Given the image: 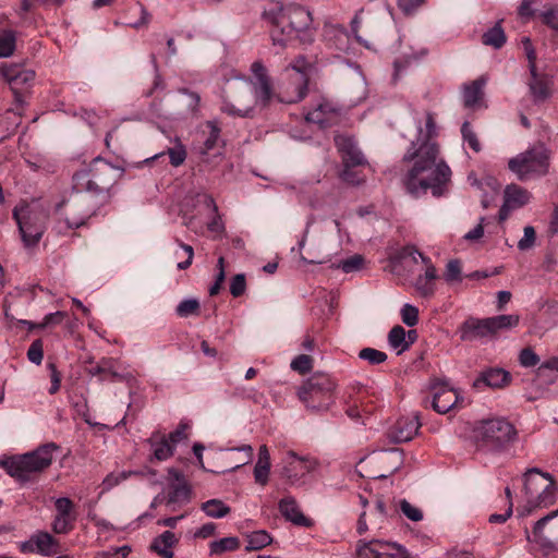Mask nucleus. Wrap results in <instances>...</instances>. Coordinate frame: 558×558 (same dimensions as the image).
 <instances>
[{
	"label": "nucleus",
	"instance_id": "nucleus-1",
	"mask_svg": "<svg viewBox=\"0 0 558 558\" xmlns=\"http://www.w3.org/2000/svg\"><path fill=\"white\" fill-rule=\"evenodd\" d=\"M416 135L410 143L403 161H413V166L407 172L403 184L407 191L418 196L426 194L428 190L435 197L442 196L450 181L451 170L439 157V144L437 137L439 130L436 123V114L425 112V119L415 120Z\"/></svg>",
	"mask_w": 558,
	"mask_h": 558
},
{
	"label": "nucleus",
	"instance_id": "nucleus-2",
	"mask_svg": "<svg viewBox=\"0 0 558 558\" xmlns=\"http://www.w3.org/2000/svg\"><path fill=\"white\" fill-rule=\"evenodd\" d=\"M251 72L253 74L251 83L255 101L262 108L268 107L274 98L282 104H298L307 96L308 76L291 73L284 74V78L279 84V90L276 94L268 70L262 61H254L251 65Z\"/></svg>",
	"mask_w": 558,
	"mask_h": 558
},
{
	"label": "nucleus",
	"instance_id": "nucleus-3",
	"mask_svg": "<svg viewBox=\"0 0 558 558\" xmlns=\"http://www.w3.org/2000/svg\"><path fill=\"white\" fill-rule=\"evenodd\" d=\"M270 37L275 46L282 48L296 40L303 45L312 44L315 37L312 13L298 3L280 7L272 19Z\"/></svg>",
	"mask_w": 558,
	"mask_h": 558
},
{
	"label": "nucleus",
	"instance_id": "nucleus-4",
	"mask_svg": "<svg viewBox=\"0 0 558 558\" xmlns=\"http://www.w3.org/2000/svg\"><path fill=\"white\" fill-rule=\"evenodd\" d=\"M119 169L100 157H96L87 169H82L73 174V189L78 192L92 194L102 204H107L111 197L110 190L117 183Z\"/></svg>",
	"mask_w": 558,
	"mask_h": 558
},
{
	"label": "nucleus",
	"instance_id": "nucleus-5",
	"mask_svg": "<svg viewBox=\"0 0 558 558\" xmlns=\"http://www.w3.org/2000/svg\"><path fill=\"white\" fill-rule=\"evenodd\" d=\"M59 449L56 442H47L24 454L0 459V466L13 478L21 483L31 481L33 474L48 469L53 460V453Z\"/></svg>",
	"mask_w": 558,
	"mask_h": 558
},
{
	"label": "nucleus",
	"instance_id": "nucleus-6",
	"mask_svg": "<svg viewBox=\"0 0 558 558\" xmlns=\"http://www.w3.org/2000/svg\"><path fill=\"white\" fill-rule=\"evenodd\" d=\"M523 489L526 502L517 509L521 517L530 515L536 509L551 506L557 498V486L554 477L536 468L524 473Z\"/></svg>",
	"mask_w": 558,
	"mask_h": 558
},
{
	"label": "nucleus",
	"instance_id": "nucleus-7",
	"mask_svg": "<svg viewBox=\"0 0 558 558\" xmlns=\"http://www.w3.org/2000/svg\"><path fill=\"white\" fill-rule=\"evenodd\" d=\"M337 379L330 374L316 372L296 389L299 400L311 412H326L336 402Z\"/></svg>",
	"mask_w": 558,
	"mask_h": 558
},
{
	"label": "nucleus",
	"instance_id": "nucleus-8",
	"mask_svg": "<svg viewBox=\"0 0 558 558\" xmlns=\"http://www.w3.org/2000/svg\"><path fill=\"white\" fill-rule=\"evenodd\" d=\"M517 430L505 418L481 421L472 433V440L477 451L499 453L508 449L514 441Z\"/></svg>",
	"mask_w": 558,
	"mask_h": 558
},
{
	"label": "nucleus",
	"instance_id": "nucleus-9",
	"mask_svg": "<svg viewBox=\"0 0 558 558\" xmlns=\"http://www.w3.org/2000/svg\"><path fill=\"white\" fill-rule=\"evenodd\" d=\"M333 142L342 162L340 179L350 185L364 183L366 180L364 169L371 166L354 137L338 134L333 137Z\"/></svg>",
	"mask_w": 558,
	"mask_h": 558
},
{
	"label": "nucleus",
	"instance_id": "nucleus-10",
	"mask_svg": "<svg viewBox=\"0 0 558 558\" xmlns=\"http://www.w3.org/2000/svg\"><path fill=\"white\" fill-rule=\"evenodd\" d=\"M551 150L544 144L537 143L525 151L508 161V168L520 181L543 177L548 173Z\"/></svg>",
	"mask_w": 558,
	"mask_h": 558
},
{
	"label": "nucleus",
	"instance_id": "nucleus-11",
	"mask_svg": "<svg viewBox=\"0 0 558 558\" xmlns=\"http://www.w3.org/2000/svg\"><path fill=\"white\" fill-rule=\"evenodd\" d=\"M104 205L92 194L76 192L73 198L58 203L54 210L63 218L66 228L72 230L85 226L88 219L95 216Z\"/></svg>",
	"mask_w": 558,
	"mask_h": 558
},
{
	"label": "nucleus",
	"instance_id": "nucleus-12",
	"mask_svg": "<svg viewBox=\"0 0 558 558\" xmlns=\"http://www.w3.org/2000/svg\"><path fill=\"white\" fill-rule=\"evenodd\" d=\"M519 324L518 315H498L487 318H466L459 327L462 341H474L483 338H492L499 331L513 328Z\"/></svg>",
	"mask_w": 558,
	"mask_h": 558
},
{
	"label": "nucleus",
	"instance_id": "nucleus-13",
	"mask_svg": "<svg viewBox=\"0 0 558 558\" xmlns=\"http://www.w3.org/2000/svg\"><path fill=\"white\" fill-rule=\"evenodd\" d=\"M13 219L16 221L24 246L26 248L37 246L46 231L43 215L28 206L15 207Z\"/></svg>",
	"mask_w": 558,
	"mask_h": 558
},
{
	"label": "nucleus",
	"instance_id": "nucleus-14",
	"mask_svg": "<svg viewBox=\"0 0 558 558\" xmlns=\"http://www.w3.org/2000/svg\"><path fill=\"white\" fill-rule=\"evenodd\" d=\"M526 539L535 543L545 555L558 551V509L538 519L531 531L525 529Z\"/></svg>",
	"mask_w": 558,
	"mask_h": 558
},
{
	"label": "nucleus",
	"instance_id": "nucleus-15",
	"mask_svg": "<svg viewBox=\"0 0 558 558\" xmlns=\"http://www.w3.org/2000/svg\"><path fill=\"white\" fill-rule=\"evenodd\" d=\"M356 555L359 558H410L401 545L380 539L359 541Z\"/></svg>",
	"mask_w": 558,
	"mask_h": 558
},
{
	"label": "nucleus",
	"instance_id": "nucleus-16",
	"mask_svg": "<svg viewBox=\"0 0 558 558\" xmlns=\"http://www.w3.org/2000/svg\"><path fill=\"white\" fill-rule=\"evenodd\" d=\"M430 393L433 397L432 407L440 414L464 407V398L446 381H434L430 385Z\"/></svg>",
	"mask_w": 558,
	"mask_h": 558
},
{
	"label": "nucleus",
	"instance_id": "nucleus-17",
	"mask_svg": "<svg viewBox=\"0 0 558 558\" xmlns=\"http://www.w3.org/2000/svg\"><path fill=\"white\" fill-rule=\"evenodd\" d=\"M341 108L327 97L320 96L313 108L305 113L308 123L318 124L322 129L333 124L340 117Z\"/></svg>",
	"mask_w": 558,
	"mask_h": 558
},
{
	"label": "nucleus",
	"instance_id": "nucleus-18",
	"mask_svg": "<svg viewBox=\"0 0 558 558\" xmlns=\"http://www.w3.org/2000/svg\"><path fill=\"white\" fill-rule=\"evenodd\" d=\"M19 549L22 554L51 557L59 551V541L48 532L37 531L27 541L20 543Z\"/></svg>",
	"mask_w": 558,
	"mask_h": 558
},
{
	"label": "nucleus",
	"instance_id": "nucleus-19",
	"mask_svg": "<svg viewBox=\"0 0 558 558\" xmlns=\"http://www.w3.org/2000/svg\"><path fill=\"white\" fill-rule=\"evenodd\" d=\"M421 427L417 416H402L397 420L389 430V437L393 442H405L417 434Z\"/></svg>",
	"mask_w": 558,
	"mask_h": 558
},
{
	"label": "nucleus",
	"instance_id": "nucleus-20",
	"mask_svg": "<svg viewBox=\"0 0 558 558\" xmlns=\"http://www.w3.org/2000/svg\"><path fill=\"white\" fill-rule=\"evenodd\" d=\"M511 380L510 374L498 367H490L480 373L476 379L473 381V388L482 390L485 387L488 388H504Z\"/></svg>",
	"mask_w": 558,
	"mask_h": 558
},
{
	"label": "nucleus",
	"instance_id": "nucleus-21",
	"mask_svg": "<svg viewBox=\"0 0 558 558\" xmlns=\"http://www.w3.org/2000/svg\"><path fill=\"white\" fill-rule=\"evenodd\" d=\"M88 373L92 376H98L101 381L116 383L125 379V376L117 371L113 359H101L94 367L89 368Z\"/></svg>",
	"mask_w": 558,
	"mask_h": 558
},
{
	"label": "nucleus",
	"instance_id": "nucleus-22",
	"mask_svg": "<svg viewBox=\"0 0 558 558\" xmlns=\"http://www.w3.org/2000/svg\"><path fill=\"white\" fill-rule=\"evenodd\" d=\"M278 508H279V511L282 514V517L286 518L288 521H291L295 525H299V526H310L311 525L310 519L306 518L301 512L294 498H292V497L282 498L278 504Z\"/></svg>",
	"mask_w": 558,
	"mask_h": 558
},
{
	"label": "nucleus",
	"instance_id": "nucleus-23",
	"mask_svg": "<svg viewBox=\"0 0 558 558\" xmlns=\"http://www.w3.org/2000/svg\"><path fill=\"white\" fill-rule=\"evenodd\" d=\"M438 274L436 267L425 269L423 275H418L414 281V288L420 296L430 299L435 295Z\"/></svg>",
	"mask_w": 558,
	"mask_h": 558
},
{
	"label": "nucleus",
	"instance_id": "nucleus-24",
	"mask_svg": "<svg viewBox=\"0 0 558 558\" xmlns=\"http://www.w3.org/2000/svg\"><path fill=\"white\" fill-rule=\"evenodd\" d=\"M350 390H352V392L345 391L343 396L345 404L344 412L351 420L359 421L363 417V414H369L372 411L364 402L363 396L359 395L355 400H352V393L356 391V387L353 386ZM357 390L360 391V388H357Z\"/></svg>",
	"mask_w": 558,
	"mask_h": 558
},
{
	"label": "nucleus",
	"instance_id": "nucleus-25",
	"mask_svg": "<svg viewBox=\"0 0 558 558\" xmlns=\"http://www.w3.org/2000/svg\"><path fill=\"white\" fill-rule=\"evenodd\" d=\"M324 37L327 45L338 51H344L348 48L349 34L341 25H326Z\"/></svg>",
	"mask_w": 558,
	"mask_h": 558
},
{
	"label": "nucleus",
	"instance_id": "nucleus-26",
	"mask_svg": "<svg viewBox=\"0 0 558 558\" xmlns=\"http://www.w3.org/2000/svg\"><path fill=\"white\" fill-rule=\"evenodd\" d=\"M270 453L266 445H262L258 449V459L254 466V480L257 484L265 486L269 480L270 473Z\"/></svg>",
	"mask_w": 558,
	"mask_h": 558
},
{
	"label": "nucleus",
	"instance_id": "nucleus-27",
	"mask_svg": "<svg viewBox=\"0 0 558 558\" xmlns=\"http://www.w3.org/2000/svg\"><path fill=\"white\" fill-rule=\"evenodd\" d=\"M178 542L179 538L173 532L165 531L153 541L150 548L162 558H173L172 547Z\"/></svg>",
	"mask_w": 558,
	"mask_h": 558
},
{
	"label": "nucleus",
	"instance_id": "nucleus-28",
	"mask_svg": "<svg viewBox=\"0 0 558 558\" xmlns=\"http://www.w3.org/2000/svg\"><path fill=\"white\" fill-rule=\"evenodd\" d=\"M486 84V80L481 76L473 82H471L468 85H464L463 88V104L466 108H473L475 105H477L483 96L484 92L483 88Z\"/></svg>",
	"mask_w": 558,
	"mask_h": 558
},
{
	"label": "nucleus",
	"instance_id": "nucleus-29",
	"mask_svg": "<svg viewBox=\"0 0 558 558\" xmlns=\"http://www.w3.org/2000/svg\"><path fill=\"white\" fill-rule=\"evenodd\" d=\"M529 87L534 102H543L550 96L549 82L546 76L538 75L536 68L535 74H531Z\"/></svg>",
	"mask_w": 558,
	"mask_h": 558
},
{
	"label": "nucleus",
	"instance_id": "nucleus-30",
	"mask_svg": "<svg viewBox=\"0 0 558 558\" xmlns=\"http://www.w3.org/2000/svg\"><path fill=\"white\" fill-rule=\"evenodd\" d=\"M539 385H551L558 380V357H550L539 365L536 372Z\"/></svg>",
	"mask_w": 558,
	"mask_h": 558
},
{
	"label": "nucleus",
	"instance_id": "nucleus-31",
	"mask_svg": "<svg viewBox=\"0 0 558 558\" xmlns=\"http://www.w3.org/2000/svg\"><path fill=\"white\" fill-rule=\"evenodd\" d=\"M245 551L262 550L274 542L272 536L266 530H257L246 534Z\"/></svg>",
	"mask_w": 558,
	"mask_h": 558
},
{
	"label": "nucleus",
	"instance_id": "nucleus-32",
	"mask_svg": "<svg viewBox=\"0 0 558 558\" xmlns=\"http://www.w3.org/2000/svg\"><path fill=\"white\" fill-rule=\"evenodd\" d=\"M530 197L531 195L529 191L517 184L507 185L505 189L504 199H506L515 209L527 204Z\"/></svg>",
	"mask_w": 558,
	"mask_h": 558
},
{
	"label": "nucleus",
	"instance_id": "nucleus-33",
	"mask_svg": "<svg viewBox=\"0 0 558 558\" xmlns=\"http://www.w3.org/2000/svg\"><path fill=\"white\" fill-rule=\"evenodd\" d=\"M148 442L153 449V458L158 461L168 460L174 454L175 448L165 435L159 440L150 437Z\"/></svg>",
	"mask_w": 558,
	"mask_h": 558
},
{
	"label": "nucleus",
	"instance_id": "nucleus-34",
	"mask_svg": "<svg viewBox=\"0 0 558 558\" xmlns=\"http://www.w3.org/2000/svg\"><path fill=\"white\" fill-rule=\"evenodd\" d=\"M507 41L501 21L497 22L493 27L488 28L482 36V43L495 49H500Z\"/></svg>",
	"mask_w": 558,
	"mask_h": 558
},
{
	"label": "nucleus",
	"instance_id": "nucleus-35",
	"mask_svg": "<svg viewBox=\"0 0 558 558\" xmlns=\"http://www.w3.org/2000/svg\"><path fill=\"white\" fill-rule=\"evenodd\" d=\"M289 459H291L289 466L283 470V475L289 480L296 478L310 471L306 461L299 458L294 452H289Z\"/></svg>",
	"mask_w": 558,
	"mask_h": 558
},
{
	"label": "nucleus",
	"instance_id": "nucleus-36",
	"mask_svg": "<svg viewBox=\"0 0 558 558\" xmlns=\"http://www.w3.org/2000/svg\"><path fill=\"white\" fill-rule=\"evenodd\" d=\"M16 32L13 29H0V58L11 57L16 48Z\"/></svg>",
	"mask_w": 558,
	"mask_h": 558
},
{
	"label": "nucleus",
	"instance_id": "nucleus-37",
	"mask_svg": "<svg viewBox=\"0 0 558 558\" xmlns=\"http://www.w3.org/2000/svg\"><path fill=\"white\" fill-rule=\"evenodd\" d=\"M201 509L210 518H223L231 512V508L220 499H209L202 504Z\"/></svg>",
	"mask_w": 558,
	"mask_h": 558
},
{
	"label": "nucleus",
	"instance_id": "nucleus-38",
	"mask_svg": "<svg viewBox=\"0 0 558 558\" xmlns=\"http://www.w3.org/2000/svg\"><path fill=\"white\" fill-rule=\"evenodd\" d=\"M388 342L391 348L398 350V353H401L410 348V343L407 341V331L400 325L391 328L388 333Z\"/></svg>",
	"mask_w": 558,
	"mask_h": 558
},
{
	"label": "nucleus",
	"instance_id": "nucleus-39",
	"mask_svg": "<svg viewBox=\"0 0 558 558\" xmlns=\"http://www.w3.org/2000/svg\"><path fill=\"white\" fill-rule=\"evenodd\" d=\"M166 155L169 156L171 166L179 167L183 165L186 159L185 146L181 142H177L173 147H169L166 151L155 155L154 159L165 157Z\"/></svg>",
	"mask_w": 558,
	"mask_h": 558
},
{
	"label": "nucleus",
	"instance_id": "nucleus-40",
	"mask_svg": "<svg viewBox=\"0 0 558 558\" xmlns=\"http://www.w3.org/2000/svg\"><path fill=\"white\" fill-rule=\"evenodd\" d=\"M240 539L235 536L223 537L210 543V553L220 555L226 551H234L240 548Z\"/></svg>",
	"mask_w": 558,
	"mask_h": 558
},
{
	"label": "nucleus",
	"instance_id": "nucleus-41",
	"mask_svg": "<svg viewBox=\"0 0 558 558\" xmlns=\"http://www.w3.org/2000/svg\"><path fill=\"white\" fill-rule=\"evenodd\" d=\"M201 313V305L196 299H186L181 301L175 307V314L181 318L190 316H198Z\"/></svg>",
	"mask_w": 558,
	"mask_h": 558
},
{
	"label": "nucleus",
	"instance_id": "nucleus-42",
	"mask_svg": "<svg viewBox=\"0 0 558 558\" xmlns=\"http://www.w3.org/2000/svg\"><path fill=\"white\" fill-rule=\"evenodd\" d=\"M461 135L463 142L466 143L474 153H480L482 150V145L477 137V134L475 133L469 121L463 122L461 126Z\"/></svg>",
	"mask_w": 558,
	"mask_h": 558
},
{
	"label": "nucleus",
	"instance_id": "nucleus-43",
	"mask_svg": "<svg viewBox=\"0 0 558 558\" xmlns=\"http://www.w3.org/2000/svg\"><path fill=\"white\" fill-rule=\"evenodd\" d=\"M312 68V64L307 61L306 57L300 54L293 59L283 70V74L290 73L293 71V74L308 76V72Z\"/></svg>",
	"mask_w": 558,
	"mask_h": 558
},
{
	"label": "nucleus",
	"instance_id": "nucleus-44",
	"mask_svg": "<svg viewBox=\"0 0 558 558\" xmlns=\"http://www.w3.org/2000/svg\"><path fill=\"white\" fill-rule=\"evenodd\" d=\"M359 357L366 361L369 365H379L387 360V354L384 351L374 348H364L360 350Z\"/></svg>",
	"mask_w": 558,
	"mask_h": 558
},
{
	"label": "nucleus",
	"instance_id": "nucleus-45",
	"mask_svg": "<svg viewBox=\"0 0 558 558\" xmlns=\"http://www.w3.org/2000/svg\"><path fill=\"white\" fill-rule=\"evenodd\" d=\"M314 359L307 354H300L295 356L290 364L292 371L300 375H305L313 369Z\"/></svg>",
	"mask_w": 558,
	"mask_h": 558
},
{
	"label": "nucleus",
	"instance_id": "nucleus-46",
	"mask_svg": "<svg viewBox=\"0 0 558 558\" xmlns=\"http://www.w3.org/2000/svg\"><path fill=\"white\" fill-rule=\"evenodd\" d=\"M76 517L56 515L51 529L56 534H69L74 529Z\"/></svg>",
	"mask_w": 558,
	"mask_h": 558
},
{
	"label": "nucleus",
	"instance_id": "nucleus-47",
	"mask_svg": "<svg viewBox=\"0 0 558 558\" xmlns=\"http://www.w3.org/2000/svg\"><path fill=\"white\" fill-rule=\"evenodd\" d=\"M444 279L448 283L462 281V266L459 259H450L447 263Z\"/></svg>",
	"mask_w": 558,
	"mask_h": 558
},
{
	"label": "nucleus",
	"instance_id": "nucleus-48",
	"mask_svg": "<svg viewBox=\"0 0 558 558\" xmlns=\"http://www.w3.org/2000/svg\"><path fill=\"white\" fill-rule=\"evenodd\" d=\"M191 489L187 484L174 485L168 494V502H185L190 500Z\"/></svg>",
	"mask_w": 558,
	"mask_h": 558
},
{
	"label": "nucleus",
	"instance_id": "nucleus-49",
	"mask_svg": "<svg viewBox=\"0 0 558 558\" xmlns=\"http://www.w3.org/2000/svg\"><path fill=\"white\" fill-rule=\"evenodd\" d=\"M207 125L210 130L207 138L204 142V146L201 149L202 155H207L210 150H213L217 146L218 140L220 137V129L214 122H208Z\"/></svg>",
	"mask_w": 558,
	"mask_h": 558
},
{
	"label": "nucleus",
	"instance_id": "nucleus-50",
	"mask_svg": "<svg viewBox=\"0 0 558 558\" xmlns=\"http://www.w3.org/2000/svg\"><path fill=\"white\" fill-rule=\"evenodd\" d=\"M27 359L36 365L41 364L44 359V343L41 339H36L32 342L27 350Z\"/></svg>",
	"mask_w": 558,
	"mask_h": 558
},
{
	"label": "nucleus",
	"instance_id": "nucleus-51",
	"mask_svg": "<svg viewBox=\"0 0 558 558\" xmlns=\"http://www.w3.org/2000/svg\"><path fill=\"white\" fill-rule=\"evenodd\" d=\"M426 0H397L399 10L407 16L415 14Z\"/></svg>",
	"mask_w": 558,
	"mask_h": 558
},
{
	"label": "nucleus",
	"instance_id": "nucleus-52",
	"mask_svg": "<svg viewBox=\"0 0 558 558\" xmlns=\"http://www.w3.org/2000/svg\"><path fill=\"white\" fill-rule=\"evenodd\" d=\"M56 515L76 517L74 513V502L68 497H60L56 500Z\"/></svg>",
	"mask_w": 558,
	"mask_h": 558
},
{
	"label": "nucleus",
	"instance_id": "nucleus-53",
	"mask_svg": "<svg viewBox=\"0 0 558 558\" xmlns=\"http://www.w3.org/2000/svg\"><path fill=\"white\" fill-rule=\"evenodd\" d=\"M542 23L558 33V8H549L541 12Z\"/></svg>",
	"mask_w": 558,
	"mask_h": 558
},
{
	"label": "nucleus",
	"instance_id": "nucleus-54",
	"mask_svg": "<svg viewBox=\"0 0 558 558\" xmlns=\"http://www.w3.org/2000/svg\"><path fill=\"white\" fill-rule=\"evenodd\" d=\"M402 322L409 326L414 327L418 323V310L411 304H404L401 310Z\"/></svg>",
	"mask_w": 558,
	"mask_h": 558
},
{
	"label": "nucleus",
	"instance_id": "nucleus-55",
	"mask_svg": "<svg viewBox=\"0 0 558 558\" xmlns=\"http://www.w3.org/2000/svg\"><path fill=\"white\" fill-rule=\"evenodd\" d=\"M253 107L236 108L233 104L225 101L221 111L231 117L248 118L252 116Z\"/></svg>",
	"mask_w": 558,
	"mask_h": 558
},
{
	"label": "nucleus",
	"instance_id": "nucleus-56",
	"mask_svg": "<svg viewBox=\"0 0 558 558\" xmlns=\"http://www.w3.org/2000/svg\"><path fill=\"white\" fill-rule=\"evenodd\" d=\"M364 264L363 256L355 254L339 264V268H341L345 274H350L356 270H360Z\"/></svg>",
	"mask_w": 558,
	"mask_h": 558
},
{
	"label": "nucleus",
	"instance_id": "nucleus-57",
	"mask_svg": "<svg viewBox=\"0 0 558 558\" xmlns=\"http://www.w3.org/2000/svg\"><path fill=\"white\" fill-rule=\"evenodd\" d=\"M522 46L524 48L527 61H529V70L531 74H535L536 68V51L533 47L532 40L530 37H523L521 39Z\"/></svg>",
	"mask_w": 558,
	"mask_h": 558
},
{
	"label": "nucleus",
	"instance_id": "nucleus-58",
	"mask_svg": "<svg viewBox=\"0 0 558 558\" xmlns=\"http://www.w3.org/2000/svg\"><path fill=\"white\" fill-rule=\"evenodd\" d=\"M66 316V312L63 311L49 313L44 317L43 322L38 323V328L44 329L47 327L60 325Z\"/></svg>",
	"mask_w": 558,
	"mask_h": 558
},
{
	"label": "nucleus",
	"instance_id": "nucleus-59",
	"mask_svg": "<svg viewBox=\"0 0 558 558\" xmlns=\"http://www.w3.org/2000/svg\"><path fill=\"white\" fill-rule=\"evenodd\" d=\"M400 510L411 521L417 522L423 519V512L421 509L412 506L408 500L402 499L400 501Z\"/></svg>",
	"mask_w": 558,
	"mask_h": 558
},
{
	"label": "nucleus",
	"instance_id": "nucleus-60",
	"mask_svg": "<svg viewBox=\"0 0 558 558\" xmlns=\"http://www.w3.org/2000/svg\"><path fill=\"white\" fill-rule=\"evenodd\" d=\"M190 428V425L185 422H180L179 425L177 426V428L171 432L168 436H166L169 441L173 445V447L175 448V446L181 442L182 440H185L187 439V433L186 430Z\"/></svg>",
	"mask_w": 558,
	"mask_h": 558
},
{
	"label": "nucleus",
	"instance_id": "nucleus-61",
	"mask_svg": "<svg viewBox=\"0 0 558 558\" xmlns=\"http://www.w3.org/2000/svg\"><path fill=\"white\" fill-rule=\"evenodd\" d=\"M35 72L32 70L23 69L20 74L16 76V83H11L10 87L14 93L22 89L29 82L34 81Z\"/></svg>",
	"mask_w": 558,
	"mask_h": 558
},
{
	"label": "nucleus",
	"instance_id": "nucleus-62",
	"mask_svg": "<svg viewBox=\"0 0 558 558\" xmlns=\"http://www.w3.org/2000/svg\"><path fill=\"white\" fill-rule=\"evenodd\" d=\"M24 68L19 64H2L0 66V73L10 85L11 83H16V76Z\"/></svg>",
	"mask_w": 558,
	"mask_h": 558
},
{
	"label": "nucleus",
	"instance_id": "nucleus-63",
	"mask_svg": "<svg viewBox=\"0 0 558 558\" xmlns=\"http://www.w3.org/2000/svg\"><path fill=\"white\" fill-rule=\"evenodd\" d=\"M246 289V280L243 274L235 275L230 282V293L234 298L241 296Z\"/></svg>",
	"mask_w": 558,
	"mask_h": 558
},
{
	"label": "nucleus",
	"instance_id": "nucleus-64",
	"mask_svg": "<svg viewBox=\"0 0 558 558\" xmlns=\"http://www.w3.org/2000/svg\"><path fill=\"white\" fill-rule=\"evenodd\" d=\"M519 361L524 367H533L538 364L539 357L531 348H524L520 352Z\"/></svg>",
	"mask_w": 558,
	"mask_h": 558
}]
</instances>
